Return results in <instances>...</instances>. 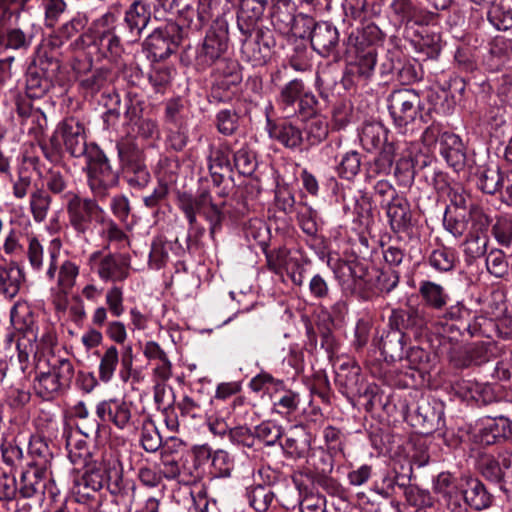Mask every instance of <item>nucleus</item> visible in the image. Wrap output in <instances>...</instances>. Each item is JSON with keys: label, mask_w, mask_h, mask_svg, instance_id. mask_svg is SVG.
I'll list each match as a JSON object with an SVG mask.
<instances>
[{"label": "nucleus", "mask_w": 512, "mask_h": 512, "mask_svg": "<svg viewBox=\"0 0 512 512\" xmlns=\"http://www.w3.org/2000/svg\"><path fill=\"white\" fill-rule=\"evenodd\" d=\"M47 366V370L38 368L33 386L39 397L53 400L70 387L75 370L69 359L55 356L47 361Z\"/></svg>", "instance_id": "f257e3e1"}, {"label": "nucleus", "mask_w": 512, "mask_h": 512, "mask_svg": "<svg viewBox=\"0 0 512 512\" xmlns=\"http://www.w3.org/2000/svg\"><path fill=\"white\" fill-rule=\"evenodd\" d=\"M62 241L60 238H53L48 247V266L44 276L48 282L54 283L57 290L68 295L76 285L80 275V266L71 259H65L58 262Z\"/></svg>", "instance_id": "f03ea898"}, {"label": "nucleus", "mask_w": 512, "mask_h": 512, "mask_svg": "<svg viewBox=\"0 0 512 512\" xmlns=\"http://www.w3.org/2000/svg\"><path fill=\"white\" fill-rule=\"evenodd\" d=\"M64 199L69 224L77 235H86L93 222L104 221L106 212L94 199L81 197L74 192L66 193Z\"/></svg>", "instance_id": "7ed1b4c3"}, {"label": "nucleus", "mask_w": 512, "mask_h": 512, "mask_svg": "<svg viewBox=\"0 0 512 512\" xmlns=\"http://www.w3.org/2000/svg\"><path fill=\"white\" fill-rule=\"evenodd\" d=\"M86 159L88 186L95 196L105 197L108 190L118 184V173L98 146L90 147Z\"/></svg>", "instance_id": "20e7f679"}, {"label": "nucleus", "mask_w": 512, "mask_h": 512, "mask_svg": "<svg viewBox=\"0 0 512 512\" xmlns=\"http://www.w3.org/2000/svg\"><path fill=\"white\" fill-rule=\"evenodd\" d=\"M87 265L104 282H124L130 275L131 257L127 253L103 254L97 250L89 254Z\"/></svg>", "instance_id": "39448f33"}, {"label": "nucleus", "mask_w": 512, "mask_h": 512, "mask_svg": "<svg viewBox=\"0 0 512 512\" xmlns=\"http://www.w3.org/2000/svg\"><path fill=\"white\" fill-rule=\"evenodd\" d=\"M98 359V379L101 383L109 384L113 380L119 365V379L123 383L129 381L133 369V350L131 345L123 349L121 356L119 349L115 345H108L98 354Z\"/></svg>", "instance_id": "423d86ee"}, {"label": "nucleus", "mask_w": 512, "mask_h": 512, "mask_svg": "<svg viewBox=\"0 0 512 512\" xmlns=\"http://www.w3.org/2000/svg\"><path fill=\"white\" fill-rule=\"evenodd\" d=\"M421 97L414 89L403 88L393 91L388 98V110L394 124L405 132L409 124L421 116Z\"/></svg>", "instance_id": "0eeeda50"}, {"label": "nucleus", "mask_w": 512, "mask_h": 512, "mask_svg": "<svg viewBox=\"0 0 512 512\" xmlns=\"http://www.w3.org/2000/svg\"><path fill=\"white\" fill-rule=\"evenodd\" d=\"M228 46V28L224 21L216 20L208 30L203 43L197 48L195 65L205 70L222 60Z\"/></svg>", "instance_id": "6e6552de"}, {"label": "nucleus", "mask_w": 512, "mask_h": 512, "mask_svg": "<svg viewBox=\"0 0 512 512\" xmlns=\"http://www.w3.org/2000/svg\"><path fill=\"white\" fill-rule=\"evenodd\" d=\"M133 404L124 398L113 397L99 401L95 414L102 424H111L119 430L132 427Z\"/></svg>", "instance_id": "1a4fd4ad"}, {"label": "nucleus", "mask_w": 512, "mask_h": 512, "mask_svg": "<svg viewBox=\"0 0 512 512\" xmlns=\"http://www.w3.org/2000/svg\"><path fill=\"white\" fill-rule=\"evenodd\" d=\"M275 44L271 30L259 29L254 37L249 36L243 41L241 48L243 59L252 66H263L270 59Z\"/></svg>", "instance_id": "9d476101"}, {"label": "nucleus", "mask_w": 512, "mask_h": 512, "mask_svg": "<svg viewBox=\"0 0 512 512\" xmlns=\"http://www.w3.org/2000/svg\"><path fill=\"white\" fill-rule=\"evenodd\" d=\"M117 17L107 12L100 18L92 22L88 31L79 35V37L71 43L73 49H84L86 46L93 45L104 37L111 35L116 31Z\"/></svg>", "instance_id": "9b49d317"}, {"label": "nucleus", "mask_w": 512, "mask_h": 512, "mask_svg": "<svg viewBox=\"0 0 512 512\" xmlns=\"http://www.w3.org/2000/svg\"><path fill=\"white\" fill-rule=\"evenodd\" d=\"M475 437L484 445L494 444L502 438H510L512 437V421L504 416L487 417L481 421Z\"/></svg>", "instance_id": "f8f14e48"}, {"label": "nucleus", "mask_w": 512, "mask_h": 512, "mask_svg": "<svg viewBox=\"0 0 512 512\" xmlns=\"http://www.w3.org/2000/svg\"><path fill=\"white\" fill-rule=\"evenodd\" d=\"M312 48L321 56L333 55L339 43V32L329 22H318L314 25L310 35Z\"/></svg>", "instance_id": "ddd939ff"}, {"label": "nucleus", "mask_w": 512, "mask_h": 512, "mask_svg": "<svg viewBox=\"0 0 512 512\" xmlns=\"http://www.w3.org/2000/svg\"><path fill=\"white\" fill-rule=\"evenodd\" d=\"M58 131L61 133L66 150L71 156H87L90 148H87L84 127L80 122L73 118L66 119L59 124Z\"/></svg>", "instance_id": "4468645a"}, {"label": "nucleus", "mask_w": 512, "mask_h": 512, "mask_svg": "<svg viewBox=\"0 0 512 512\" xmlns=\"http://www.w3.org/2000/svg\"><path fill=\"white\" fill-rule=\"evenodd\" d=\"M296 10L292 0H274L270 13L274 29L283 35H296Z\"/></svg>", "instance_id": "2eb2a0df"}, {"label": "nucleus", "mask_w": 512, "mask_h": 512, "mask_svg": "<svg viewBox=\"0 0 512 512\" xmlns=\"http://www.w3.org/2000/svg\"><path fill=\"white\" fill-rule=\"evenodd\" d=\"M440 154L455 171L464 168L466 153L463 142L458 135L450 132H444L441 135Z\"/></svg>", "instance_id": "dca6fc26"}, {"label": "nucleus", "mask_w": 512, "mask_h": 512, "mask_svg": "<svg viewBox=\"0 0 512 512\" xmlns=\"http://www.w3.org/2000/svg\"><path fill=\"white\" fill-rule=\"evenodd\" d=\"M24 281L23 269L16 261L3 260L0 263V292L7 298H14Z\"/></svg>", "instance_id": "f3484780"}, {"label": "nucleus", "mask_w": 512, "mask_h": 512, "mask_svg": "<svg viewBox=\"0 0 512 512\" xmlns=\"http://www.w3.org/2000/svg\"><path fill=\"white\" fill-rule=\"evenodd\" d=\"M213 84L222 90H229L242 81V74L236 60L223 58L214 64Z\"/></svg>", "instance_id": "a211bd4d"}, {"label": "nucleus", "mask_w": 512, "mask_h": 512, "mask_svg": "<svg viewBox=\"0 0 512 512\" xmlns=\"http://www.w3.org/2000/svg\"><path fill=\"white\" fill-rule=\"evenodd\" d=\"M267 0H241L237 13V24L244 35L250 34L261 19Z\"/></svg>", "instance_id": "6ab92c4d"}, {"label": "nucleus", "mask_w": 512, "mask_h": 512, "mask_svg": "<svg viewBox=\"0 0 512 512\" xmlns=\"http://www.w3.org/2000/svg\"><path fill=\"white\" fill-rule=\"evenodd\" d=\"M462 481L465 482L466 488L461 491V499L464 498L471 508L478 511L490 507L492 496L480 480L465 477Z\"/></svg>", "instance_id": "aec40b11"}, {"label": "nucleus", "mask_w": 512, "mask_h": 512, "mask_svg": "<svg viewBox=\"0 0 512 512\" xmlns=\"http://www.w3.org/2000/svg\"><path fill=\"white\" fill-rule=\"evenodd\" d=\"M47 467H33L21 474L18 484V493L23 498H31L37 493H43L45 489V479L48 476Z\"/></svg>", "instance_id": "412c9836"}, {"label": "nucleus", "mask_w": 512, "mask_h": 512, "mask_svg": "<svg viewBox=\"0 0 512 512\" xmlns=\"http://www.w3.org/2000/svg\"><path fill=\"white\" fill-rule=\"evenodd\" d=\"M387 217L394 231L406 230L411 223V211L408 200L402 196L394 195L387 205Z\"/></svg>", "instance_id": "4be33fe9"}, {"label": "nucleus", "mask_w": 512, "mask_h": 512, "mask_svg": "<svg viewBox=\"0 0 512 512\" xmlns=\"http://www.w3.org/2000/svg\"><path fill=\"white\" fill-rule=\"evenodd\" d=\"M151 19L149 4L136 0L125 12L124 21L133 37H139Z\"/></svg>", "instance_id": "5701e85b"}, {"label": "nucleus", "mask_w": 512, "mask_h": 512, "mask_svg": "<svg viewBox=\"0 0 512 512\" xmlns=\"http://www.w3.org/2000/svg\"><path fill=\"white\" fill-rule=\"evenodd\" d=\"M409 338L398 328H391L381 338V351L390 361L403 360Z\"/></svg>", "instance_id": "b1692460"}, {"label": "nucleus", "mask_w": 512, "mask_h": 512, "mask_svg": "<svg viewBox=\"0 0 512 512\" xmlns=\"http://www.w3.org/2000/svg\"><path fill=\"white\" fill-rule=\"evenodd\" d=\"M303 144L312 147L322 143L329 134V123L323 115L315 114L309 117L302 128Z\"/></svg>", "instance_id": "393cba45"}, {"label": "nucleus", "mask_w": 512, "mask_h": 512, "mask_svg": "<svg viewBox=\"0 0 512 512\" xmlns=\"http://www.w3.org/2000/svg\"><path fill=\"white\" fill-rule=\"evenodd\" d=\"M89 17L84 12H77L69 21L63 23L52 36L51 44L54 47H60L82 32L88 25Z\"/></svg>", "instance_id": "a878e982"}, {"label": "nucleus", "mask_w": 512, "mask_h": 512, "mask_svg": "<svg viewBox=\"0 0 512 512\" xmlns=\"http://www.w3.org/2000/svg\"><path fill=\"white\" fill-rule=\"evenodd\" d=\"M433 491L441 497L447 505L458 508L459 499H461V491L455 478L450 473H440L433 483Z\"/></svg>", "instance_id": "bb28decb"}, {"label": "nucleus", "mask_w": 512, "mask_h": 512, "mask_svg": "<svg viewBox=\"0 0 512 512\" xmlns=\"http://www.w3.org/2000/svg\"><path fill=\"white\" fill-rule=\"evenodd\" d=\"M303 93V82L298 79L289 81L281 88L277 101L287 117L297 113L296 104Z\"/></svg>", "instance_id": "cd10ccee"}, {"label": "nucleus", "mask_w": 512, "mask_h": 512, "mask_svg": "<svg viewBox=\"0 0 512 512\" xmlns=\"http://www.w3.org/2000/svg\"><path fill=\"white\" fill-rule=\"evenodd\" d=\"M375 65L376 54L372 49H368L357 55L356 60L349 64L347 71L356 81L366 82L373 74Z\"/></svg>", "instance_id": "c85d7f7f"}, {"label": "nucleus", "mask_w": 512, "mask_h": 512, "mask_svg": "<svg viewBox=\"0 0 512 512\" xmlns=\"http://www.w3.org/2000/svg\"><path fill=\"white\" fill-rule=\"evenodd\" d=\"M387 129L380 122L366 123L360 132V142L364 149L372 151L387 144Z\"/></svg>", "instance_id": "c756f323"}, {"label": "nucleus", "mask_w": 512, "mask_h": 512, "mask_svg": "<svg viewBox=\"0 0 512 512\" xmlns=\"http://www.w3.org/2000/svg\"><path fill=\"white\" fill-rule=\"evenodd\" d=\"M269 134L287 148H296L303 144L302 130L289 122L274 125L270 128Z\"/></svg>", "instance_id": "7c9ffc66"}, {"label": "nucleus", "mask_w": 512, "mask_h": 512, "mask_svg": "<svg viewBox=\"0 0 512 512\" xmlns=\"http://www.w3.org/2000/svg\"><path fill=\"white\" fill-rule=\"evenodd\" d=\"M419 292L426 304L437 311L443 310L449 301L444 287L432 281L421 282Z\"/></svg>", "instance_id": "2f4dec72"}, {"label": "nucleus", "mask_w": 512, "mask_h": 512, "mask_svg": "<svg viewBox=\"0 0 512 512\" xmlns=\"http://www.w3.org/2000/svg\"><path fill=\"white\" fill-rule=\"evenodd\" d=\"M246 497L250 506L257 512H266L275 499L268 485L256 484L246 488Z\"/></svg>", "instance_id": "473e14b6"}, {"label": "nucleus", "mask_w": 512, "mask_h": 512, "mask_svg": "<svg viewBox=\"0 0 512 512\" xmlns=\"http://www.w3.org/2000/svg\"><path fill=\"white\" fill-rule=\"evenodd\" d=\"M399 149L400 145L395 147L393 143L385 144L378 156L368 164V175L370 177H374L377 175L389 174L392 169L395 152Z\"/></svg>", "instance_id": "72a5a7b5"}, {"label": "nucleus", "mask_w": 512, "mask_h": 512, "mask_svg": "<svg viewBox=\"0 0 512 512\" xmlns=\"http://www.w3.org/2000/svg\"><path fill=\"white\" fill-rule=\"evenodd\" d=\"M52 197L43 188H36L29 197V210L33 220L36 223H42L46 220Z\"/></svg>", "instance_id": "f704fd0d"}, {"label": "nucleus", "mask_w": 512, "mask_h": 512, "mask_svg": "<svg viewBox=\"0 0 512 512\" xmlns=\"http://www.w3.org/2000/svg\"><path fill=\"white\" fill-rule=\"evenodd\" d=\"M402 155L396 160L395 176L400 183L408 185L413 182L415 177V160L413 158L412 146L407 144L400 146Z\"/></svg>", "instance_id": "c9c22d12"}, {"label": "nucleus", "mask_w": 512, "mask_h": 512, "mask_svg": "<svg viewBox=\"0 0 512 512\" xmlns=\"http://www.w3.org/2000/svg\"><path fill=\"white\" fill-rule=\"evenodd\" d=\"M434 186L437 190L448 189V198L451 204L458 209H466L469 201V194L464 190L463 187L455 185L449 187L446 176L444 173L438 171L434 173Z\"/></svg>", "instance_id": "e433bc0d"}, {"label": "nucleus", "mask_w": 512, "mask_h": 512, "mask_svg": "<svg viewBox=\"0 0 512 512\" xmlns=\"http://www.w3.org/2000/svg\"><path fill=\"white\" fill-rule=\"evenodd\" d=\"M26 248L24 249L29 266L34 272H41L44 269L45 251L44 245L38 235L28 233L26 235Z\"/></svg>", "instance_id": "4c0bfd02"}, {"label": "nucleus", "mask_w": 512, "mask_h": 512, "mask_svg": "<svg viewBox=\"0 0 512 512\" xmlns=\"http://www.w3.org/2000/svg\"><path fill=\"white\" fill-rule=\"evenodd\" d=\"M208 168L215 184L219 185L222 181V174L220 170L229 166L228 152L221 147H209V154L207 157Z\"/></svg>", "instance_id": "58836bf2"}, {"label": "nucleus", "mask_w": 512, "mask_h": 512, "mask_svg": "<svg viewBox=\"0 0 512 512\" xmlns=\"http://www.w3.org/2000/svg\"><path fill=\"white\" fill-rule=\"evenodd\" d=\"M297 222L301 230L309 237L315 238L319 230L317 212L312 207L300 203L296 207Z\"/></svg>", "instance_id": "ea45409f"}, {"label": "nucleus", "mask_w": 512, "mask_h": 512, "mask_svg": "<svg viewBox=\"0 0 512 512\" xmlns=\"http://www.w3.org/2000/svg\"><path fill=\"white\" fill-rule=\"evenodd\" d=\"M255 441L273 446L283 435V428L274 421L266 420L254 427Z\"/></svg>", "instance_id": "a19ab883"}, {"label": "nucleus", "mask_w": 512, "mask_h": 512, "mask_svg": "<svg viewBox=\"0 0 512 512\" xmlns=\"http://www.w3.org/2000/svg\"><path fill=\"white\" fill-rule=\"evenodd\" d=\"M211 199L210 193L205 189L199 190L196 195L183 192L178 195V207L184 209L185 206H188L193 212L202 215Z\"/></svg>", "instance_id": "79ce46f5"}, {"label": "nucleus", "mask_w": 512, "mask_h": 512, "mask_svg": "<svg viewBox=\"0 0 512 512\" xmlns=\"http://www.w3.org/2000/svg\"><path fill=\"white\" fill-rule=\"evenodd\" d=\"M456 261L455 251L447 247L435 249L429 256V264L439 272L451 271L455 267Z\"/></svg>", "instance_id": "37998d69"}, {"label": "nucleus", "mask_w": 512, "mask_h": 512, "mask_svg": "<svg viewBox=\"0 0 512 512\" xmlns=\"http://www.w3.org/2000/svg\"><path fill=\"white\" fill-rule=\"evenodd\" d=\"M444 410L441 403L434 402L433 405L424 404L418 408V416L422 418V423L431 431L439 429L443 425Z\"/></svg>", "instance_id": "c03bdc74"}, {"label": "nucleus", "mask_w": 512, "mask_h": 512, "mask_svg": "<svg viewBox=\"0 0 512 512\" xmlns=\"http://www.w3.org/2000/svg\"><path fill=\"white\" fill-rule=\"evenodd\" d=\"M43 184L54 195H64L68 193L69 180L68 177L58 169H49L43 176Z\"/></svg>", "instance_id": "a18cd8bd"}, {"label": "nucleus", "mask_w": 512, "mask_h": 512, "mask_svg": "<svg viewBox=\"0 0 512 512\" xmlns=\"http://www.w3.org/2000/svg\"><path fill=\"white\" fill-rule=\"evenodd\" d=\"M233 468L234 459L227 451L218 449L213 452L211 459V473L215 477H229Z\"/></svg>", "instance_id": "49530a36"}, {"label": "nucleus", "mask_w": 512, "mask_h": 512, "mask_svg": "<svg viewBox=\"0 0 512 512\" xmlns=\"http://www.w3.org/2000/svg\"><path fill=\"white\" fill-rule=\"evenodd\" d=\"M160 474L167 480H178L184 484H190L196 480V477L181 471L180 464L175 458H161Z\"/></svg>", "instance_id": "de8ad7c7"}, {"label": "nucleus", "mask_w": 512, "mask_h": 512, "mask_svg": "<svg viewBox=\"0 0 512 512\" xmlns=\"http://www.w3.org/2000/svg\"><path fill=\"white\" fill-rule=\"evenodd\" d=\"M40 8L44 11L46 27L53 28L65 12L67 4L64 0H38Z\"/></svg>", "instance_id": "09e8293b"}, {"label": "nucleus", "mask_w": 512, "mask_h": 512, "mask_svg": "<svg viewBox=\"0 0 512 512\" xmlns=\"http://www.w3.org/2000/svg\"><path fill=\"white\" fill-rule=\"evenodd\" d=\"M361 167V156L357 151H349L345 153L337 166L340 177L351 180L353 179Z\"/></svg>", "instance_id": "8fccbe9b"}, {"label": "nucleus", "mask_w": 512, "mask_h": 512, "mask_svg": "<svg viewBox=\"0 0 512 512\" xmlns=\"http://www.w3.org/2000/svg\"><path fill=\"white\" fill-rule=\"evenodd\" d=\"M488 245V238L485 235H470L464 243V255L467 263H472L483 256Z\"/></svg>", "instance_id": "3c124183"}, {"label": "nucleus", "mask_w": 512, "mask_h": 512, "mask_svg": "<svg viewBox=\"0 0 512 512\" xmlns=\"http://www.w3.org/2000/svg\"><path fill=\"white\" fill-rule=\"evenodd\" d=\"M501 171L497 168H484L478 174V187L487 194L499 191Z\"/></svg>", "instance_id": "603ef678"}, {"label": "nucleus", "mask_w": 512, "mask_h": 512, "mask_svg": "<svg viewBox=\"0 0 512 512\" xmlns=\"http://www.w3.org/2000/svg\"><path fill=\"white\" fill-rule=\"evenodd\" d=\"M486 268L495 277H503L508 273V261L500 249H492L486 256Z\"/></svg>", "instance_id": "864d4df0"}, {"label": "nucleus", "mask_w": 512, "mask_h": 512, "mask_svg": "<svg viewBox=\"0 0 512 512\" xmlns=\"http://www.w3.org/2000/svg\"><path fill=\"white\" fill-rule=\"evenodd\" d=\"M50 81L38 72H29L26 78L27 95L31 98H40L50 89Z\"/></svg>", "instance_id": "5fc2aeb1"}, {"label": "nucleus", "mask_w": 512, "mask_h": 512, "mask_svg": "<svg viewBox=\"0 0 512 512\" xmlns=\"http://www.w3.org/2000/svg\"><path fill=\"white\" fill-rule=\"evenodd\" d=\"M34 34L21 28H11L6 33V46L11 49H27L32 42Z\"/></svg>", "instance_id": "6e6d98bb"}, {"label": "nucleus", "mask_w": 512, "mask_h": 512, "mask_svg": "<svg viewBox=\"0 0 512 512\" xmlns=\"http://www.w3.org/2000/svg\"><path fill=\"white\" fill-rule=\"evenodd\" d=\"M105 303L112 316H122L125 311L122 288L116 285L110 287L105 295Z\"/></svg>", "instance_id": "4d7b16f0"}, {"label": "nucleus", "mask_w": 512, "mask_h": 512, "mask_svg": "<svg viewBox=\"0 0 512 512\" xmlns=\"http://www.w3.org/2000/svg\"><path fill=\"white\" fill-rule=\"evenodd\" d=\"M17 494L18 483L15 475L0 467V500H12Z\"/></svg>", "instance_id": "13d9d810"}, {"label": "nucleus", "mask_w": 512, "mask_h": 512, "mask_svg": "<svg viewBox=\"0 0 512 512\" xmlns=\"http://www.w3.org/2000/svg\"><path fill=\"white\" fill-rule=\"evenodd\" d=\"M211 0H198L195 14L190 20V27L194 30L202 29L212 18Z\"/></svg>", "instance_id": "bf43d9fd"}, {"label": "nucleus", "mask_w": 512, "mask_h": 512, "mask_svg": "<svg viewBox=\"0 0 512 512\" xmlns=\"http://www.w3.org/2000/svg\"><path fill=\"white\" fill-rule=\"evenodd\" d=\"M390 8L400 23H408L415 20L417 10L410 0H393Z\"/></svg>", "instance_id": "052dcab7"}, {"label": "nucleus", "mask_w": 512, "mask_h": 512, "mask_svg": "<svg viewBox=\"0 0 512 512\" xmlns=\"http://www.w3.org/2000/svg\"><path fill=\"white\" fill-rule=\"evenodd\" d=\"M29 0H0V25L4 26L12 17H19Z\"/></svg>", "instance_id": "680f3d73"}, {"label": "nucleus", "mask_w": 512, "mask_h": 512, "mask_svg": "<svg viewBox=\"0 0 512 512\" xmlns=\"http://www.w3.org/2000/svg\"><path fill=\"white\" fill-rule=\"evenodd\" d=\"M216 125L220 133L231 135L238 127V117L232 110H221L216 115Z\"/></svg>", "instance_id": "e2e57ef3"}, {"label": "nucleus", "mask_w": 512, "mask_h": 512, "mask_svg": "<svg viewBox=\"0 0 512 512\" xmlns=\"http://www.w3.org/2000/svg\"><path fill=\"white\" fill-rule=\"evenodd\" d=\"M234 163L238 171L243 175H250L256 168L255 156L245 148L239 149L234 154Z\"/></svg>", "instance_id": "0e129e2a"}, {"label": "nucleus", "mask_w": 512, "mask_h": 512, "mask_svg": "<svg viewBox=\"0 0 512 512\" xmlns=\"http://www.w3.org/2000/svg\"><path fill=\"white\" fill-rule=\"evenodd\" d=\"M229 440L232 444L251 448L255 445L254 430L246 426H238L229 430Z\"/></svg>", "instance_id": "69168bd1"}, {"label": "nucleus", "mask_w": 512, "mask_h": 512, "mask_svg": "<svg viewBox=\"0 0 512 512\" xmlns=\"http://www.w3.org/2000/svg\"><path fill=\"white\" fill-rule=\"evenodd\" d=\"M493 235L497 242L503 246L512 244V220L499 218L493 226Z\"/></svg>", "instance_id": "338daca9"}, {"label": "nucleus", "mask_w": 512, "mask_h": 512, "mask_svg": "<svg viewBox=\"0 0 512 512\" xmlns=\"http://www.w3.org/2000/svg\"><path fill=\"white\" fill-rule=\"evenodd\" d=\"M481 473L489 481L500 482L504 477V471L500 463L491 456H486L481 461Z\"/></svg>", "instance_id": "774afa93"}]
</instances>
